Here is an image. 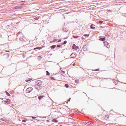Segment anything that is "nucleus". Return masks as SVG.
Wrapping results in <instances>:
<instances>
[{"label": "nucleus", "instance_id": "nucleus-35", "mask_svg": "<svg viewBox=\"0 0 126 126\" xmlns=\"http://www.w3.org/2000/svg\"><path fill=\"white\" fill-rule=\"evenodd\" d=\"M6 51V52H9V51Z\"/></svg>", "mask_w": 126, "mask_h": 126}, {"label": "nucleus", "instance_id": "nucleus-28", "mask_svg": "<svg viewBox=\"0 0 126 126\" xmlns=\"http://www.w3.org/2000/svg\"><path fill=\"white\" fill-rule=\"evenodd\" d=\"M61 41V40H59L58 41V42H60Z\"/></svg>", "mask_w": 126, "mask_h": 126}, {"label": "nucleus", "instance_id": "nucleus-19", "mask_svg": "<svg viewBox=\"0 0 126 126\" xmlns=\"http://www.w3.org/2000/svg\"><path fill=\"white\" fill-rule=\"evenodd\" d=\"M6 93L7 94L8 96H10V94H9V93L8 92H6Z\"/></svg>", "mask_w": 126, "mask_h": 126}, {"label": "nucleus", "instance_id": "nucleus-26", "mask_svg": "<svg viewBox=\"0 0 126 126\" xmlns=\"http://www.w3.org/2000/svg\"><path fill=\"white\" fill-rule=\"evenodd\" d=\"M23 121V122H25V120H23V121Z\"/></svg>", "mask_w": 126, "mask_h": 126}, {"label": "nucleus", "instance_id": "nucleus-12", "mask_svg": "<svg viewBox=\"0 0 126 126\" xmlns=\"http://www.w3.org/2000/svg\"><path fill=\"white\" fill-rule=\"evenodd\" d=\"M99 40L100 41H104L105 40V38H101L99 39Z\"/></svg>", "mask_w": 126, "mask_h": 126}, {"label": "nucleus", "instance_id": "nucleus-3", "mask_svg": "<svg viewBox=\"0 0 126 126\" xmlns=\"http://www.w3.org/2000/svg\"><path fill=\"white\" fill-rule=\"evenodd\" d=\"M32 88H29L26 90V92L27 93H30L32 91Z\"/></svg>", "mask_w": 126, "mask_h": 126}, {"label": "nucleus", "instance_id": "nucleus-6", "mask_svg": "<svg viewBox=\"0 0 126 126\" xmlns=\"http://www.w3.org/2000/svg\"><path fill=\"white\" fill-rule=\"evenodd\" d=\"M73 49L75 50H77L78 48V47L76 46L75 44H74L73 45L72 47Z\"/></svg>", "mask_w": 126, "mask_h": 126}, {"label": "nucleus", "instance_id": "nucleus-27", "mask_svg": "<svg viewBox=\"0 0 126 126\" xmlns=\"http://www.w3.org/2000/svg\"><path fill=\"white\" fill-rule=\"evenodd\" d=\"M30 80H26V82H28V81H30Z\"/></svg>", "mask_w": 126, "mask_h": 126}, {"label": "nucleus", "instance_id": "nucleus-20", "mask_svg": "<svg viewBox=\"0 0 126 126\" xmlns=\"http://www.w3.org/2000/svg\"><path fill=\"white\" fill-rule=\"evenodd\" d=\"M83 36L85 37H86V36H88L89 35H88L87 34H84L83 35Z\"/></svg>", "mask_w": 126, "mask_h": 126}, {"label": "nucleus", "instance_id": "nucleus-24", "mask_svg": "<svg viewBox=\"0 0 126 126\" xmlns=\"http://www.w3.org/2000/svg\"><path fill=\"white\" fill-rule=\"evenodd\" d=\"M67 42L66 41H64V43H63V44H65L66 43H67Z\"/></svg>", "mask_w": 126, "mask_h": 126}, {"label": "nucleus", "instance_id": "nucleus-18", "mask_svg": "<svg viewBox=\"0 0 126 126\" xmlns=\"http://www.w3.org/2000/svg\"><path fill=\"white\" fill-rule=\"evenodd\" d=\"M65 85L66 88H68L69 87V86L68 84H65Z\"/></svg>", "mask_w": 126, "mask_h": 126}, {"label": "nucleus", "instance_id": "nucleus-29", "mask_svg": "<svg viewBox=\"0 0 126 126\" xmlns=\"http://www.w3.org/2000/svg\"><path fill=\"white\" fill-rule=\"evenodd\" d=\"M108 12H111V11L110 10H109L108 11Z\"/></svg>", "mask_w": 126, "mask_h": 126}, {"label": "nucleus", "instance_id": "nucleus-15", "mask_svg": "<svg viewBox=\"0 0 126 126\" xmlns=\"http://www.w3.org/2000/svg\"><path fill=\"white\" fill-rule=\"evenodd\" d=\"M93 25H91V28L93 29H94L95 28L94 27H92Z\"/></svg>", "mask_w": 126, "mask_h": 126}, {"label": "nucleus", "instance_id": "nucleus-32", "mask_svg": "<svg viewBox=\"0 0 126 126\" xmlns=\"http://www.w3.org/2000/svg\"><path fill=\"white\" fill-rule=\"evenodd\" d=\"M12 106H14V105H13V104H12Z\"/></svg>", "mask_w": 126, "mask_h": 126}, {"label": "nucleus", "instance_id": "nucleus-13", "mask_svg": "<svg viewBox=\"0 0 126 126\" xmlns=\"http://www.w3.org/2000/svg\"><path fill=\"white\" fill-rule=\"evenodd\" d=\"M56 45H53L51 46V48L52 49H54L56 47Z\"/></svg>", "mask_w": 126, "mask_h": 126}, {"label": "nucleus", "instance_id": "nucleus-7", "mask_svg": "<svg viewBox=\"0 0 126 126\" xmlns=\"http://www.w3.org/2000/svg\"><path fill=\"white\" fill-rule=\"evenodd\" d=\"M6 102L8 104H10L11 102V101L9 99H8L6 100Z\"/></svg>", "mask_w": 126, "mask_h": 126}, {"label": "nucleus", "instance_id": "nucleus-36", "mask_svg": "<svg viewBox=\"0 0 126 126\" xmlns=\"http://www.w3.org/2000/svg\"><path fill=\"white\" fill-rule=\"evenodd\" d=\"M62 126V125H60V126Z\"/></svg>", "mask_w": 126, "mask_h": 126}, {"label": "nucleus", "instance_id": "nucleus-31", "mask_svg": "<svg viewBox=\"0 0 126 126\" xmlns=\"http://www.w3.org/2000/svg\"><path fill=\"white\" fill-rule=\"evenodd\" d=\"M124 16H125L126 17V14H125V15H124Z\"/></svg>", "mask_w": 126, "mask_h": 126}, {"label": "nucleus", "instance_id": "nucleus-8", "mask_svg": "<svg viewBox=\"0 0 126 126\" xmlns=\"http://www.w3.org/2000/svg\"><path fill=\"white\" fill-rule=\"evenodd\" d=\"M103 21L101 20L98 21H97V23L98 24H102L103 23Z\"/></svg>", "mask_w": 126, "mask_h": 126}, {"label": "nucleus", "instance_id": "nucleus-9", "mask_svg": "<svg viewBox=\"0 0 126 126\" xmlns=\"http://www.w3.org/2000/svg\"><path fill=\"white\" fill-rule=\"evenodd\" d=\"M43 97L44 96H38V98L39 99L41 100L42 99Z\"/></svg>", "mask_w": 126, "mask_h": 126}, {"label": "nucleus", "instance_id": "nucleus-16", "mask_svg": "<svg viewBox=\"0 0 126 126\" xmlns=\"http://www.w3.org/2000/svg\"><path fill=\"white\" fill-rule=\"evenodd\" d=\"M39 17H36V18H35L34 19L35 20H36L39 19Z\"/></svg>", "mask_w": 126, "mask_h": 126}, {"label": "nucleus", "instance_id": "nucleus-10", "mask_svg": "<svg viewBox=\"0 0 126 126\" xmlns=\"http://www.w3.org/2000/svg\"><path fill=\"white\" fill-rule=\"evenodd\" d=\"M58 40V39H54L52 41H51L50 42V43L52 42H54L57 41Z\"/></svg>", "mask_w": 126, "mask_h": 126}, {"label": "nucleus", "instance_id": "nucleus-22", "mask_svg": "<svg viewBox=\"0 0 126 126\" xmlns=\"http://www.w3.org/2000/svg\"><path fill=\"white\" fill-rule=\"evenodd\" d=\"M61 46L60 45H57V47H60Z\"/></svg>", "mask_w": 126, "mask_h": 126}, {"label": "nucleus", "instance_id": "nucleus-30", "mask_svg": "<svg viewBox=\"0 0 126 126\" xmlns=\"http://www.w3.org/2000/svg\"><path fill=\"white\" fill-rule=\"evenodd\" d=\"M73 65H75V63H74L73 64Z\"/></svg>", "mask_w": 126, "mask_h": 126}, {"label": "nucleus", "instance_id": "nucleus-23", "mask_svg": "<svg viewBox=\"0 0 126 126\" xmlns=\"http://www.w3.org/2000/svg\"><path fill=\"white\" fill-rule=\"evenodd\" d=\"M86 123L87 124H88V125H90L91 123H89V122H86Z\"/></svg>", "mask_w": 126, "mask_h": 126}, {"label": "nucleus", "instance_id": "nucleus-2", "mask_svg": "<svg viewBox=\"0 0 126 126\" xmlns=\"http://www.w3.org/2000/svg\"><path fill=\"white\" fill-rule=\"evenodd\" d=\"M36 84L35 86V88L39 90L41 88V85H42V82L40 80H38L36 82Z\"/></svg>", "mask_w": 126, "mask_h": 126}, {"label": "nucleus", "instance_id": "nucleus-17", "mask_svg": "<svg viewBox=\"0 0 126 126\" xmlns=\"http://www.w3.org/2000/svg\"><path fill=\"white\" fill-rule=\"evenodd\" d=\"M73 37L74 38H78V37H79L78 36H73Z\"/></svg>", "mask_w": 126, "mask_h": 126}, {"label": "nucleus", "instance_id": "nucleus-25", "mask_svg": "<svg viewBox=\"0 0 126 126\" xmlns=\"http://www.w3.org/2000/svg\"><path fill=\"white\" fill-rule=\"evenodd\" d=\"M36 118V117H32V119H35Z\"/></svg>", "mask_w": 126, "mask_h": 126}, {"label": "nucleus", "instance_id": "nucleus-34", "mask_svg": "<svg viewBox=\"0 0 126 126\" xmlns=\"http://www.w3.org/2000/svg\"><path fill=\"white\" fill-rule=\"evenodd\" d=\"M100 27L102 28H103V27L101 26H100Z\"/></svg>", "mask_w": 126, "mask_h": 126}, {"label": "nucleus", "instance_id": "nucleus-33", "mask_svg": "<svg viewBox=\"0 0 126 126\" xmlns=\"http://www.w3.org/2000/svg\"><path fill=\"white\" fill-rule=\"evenodd\" d=\"M70 98L69 99H69L68 100V101H70Z\"/></svg>", "mask_w": 126, "mask_h": 126}, {"label": "nucleus", "instance_id": "nucleus-21", "mask_svg": "<svg viewBox=\"0 0 126 126\" xmlns=\"http://www.w3.org/2000/svg\"><path fill=\"white\" fill-rule=\"evenodd\" d=\"M46 72L47 73V75H49V73L48 72V71H46Z\"/></svg>", "mask_w": 126, "mask_h": 126}, {"label": "nucleus", "instance_id": "nucleus-5", "mask_svg": "<svg viewBox=\"0 0 126 126\" xmlns=\"http://www.w3.org/2000/svg\"><path fill=\"white\" fill-rule=\"evenodd\" d=\"M104 45L105 46L107 47L108 48H109L110 47V46L109 45L108 43L106 41L104 42Z\"/></svg>", "mask_w": 126, "mask_h": 126}, {"label": "nucleus", "instance_id": "nucleus-14", "mask_svg": "<svg viewBox=\"0 0 126 126\" xmlns=\"http://www.w3.org/2000/svg\"><path fill=\"white\" fill-rule=\"evenodd\" d=\"M42 48V47H37L35 48H34V49L35 50L36 49H37L40 50V49H41Z\"/></svg>", "mask_w": 126, "mask_h": 126}, {"label": "nucleus", "instance_id": "nucleus-4", "mask_svg": "<svg viewBox=\"0 0 126 126\" xmlns=\"http://www.w3.org/2000/svg\"><path fill=\"white\" fill-rule=\"evenodd\" d=\"M76 54L75 53H73L70 56V57L71 58H74L76 57Z\"/></svg>", "mask_w": 126, "mask_h": 126}, {"label": "nucleus", "instance_id": "nucleus-11", "mask_svg": "<svg viewBox=\"0 0 126 126\" xmlns=\"http://www.w3.org/2000/svg\"><path fill=\"white\" fill-rule=\"evenodd\" d=\"M52 121L53 122L57 123L58 122V121L56 120V119H53L52 120Z\"/></svg>", "mask_w": 126, "mask_h": 126}, {"label": "nucleus", "instance_id": "nucleus-1", "mask_svg": "<svg viewBox=\"0 0 126 126\" xmlns=\"http://www.w3.org/2000/svg\"><path fill=\"white\" fill-rule=\"evenodd\" d=\"M16 35L20 41H23L25 40V37L21 32H19L16 34Z\"/></svg>", "mask_w": 126, "mask_h": 126}]
</instances>
